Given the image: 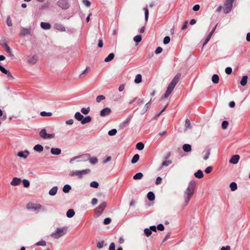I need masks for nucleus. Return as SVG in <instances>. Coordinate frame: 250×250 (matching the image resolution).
Masks as SVG:
<instances>
[{"mask_svg": "<svg viewBox=\"0 0 250 250\" xmlns=\"http://www.w3.org/2000/svg\"><path fill=\"white\" fill-rule=\"evenodd\" d=\"M171 163H172V161L171 160H167V161H164L162 163V166L160 167V169H161L163 167H167V166H169L170 164H171Z\"/></svg>", "mask_w": 250, "mask_h": 250, "instance_id": "obj_46", "label": "nucleus"}, {"mask_svg": "<svg viewBox=\"0 0 250 250\" xmlns=\"http://www.w3.org/2000/svg\"><path fill=\"white\" fill-rule=\"evenodd\" d=\"M47 133H46L45 129H42L40 132V136L43 139H46V136H47Z\"/></svg>", "mask_w": 250, "mask_h": 250, "instance_id": "obj_40", "label": "nucleus"}, {"mask_svg": "<svg viewBox=\"0 0 250 250\" xmlns=\"http://www.w3.org/2000/svg\"><path fill=\"white\" fill-rule=\"evenodd\" d=\"M144 144L142 142H139L137 143L136 146V148L139 150H143L144 148Z\"/></svg>", "mask_w": 250, "mask_h": 250, "instance_id": "obj_44", "label": "nucleus"}, {"mask_svg": "<svg viewBox=\"0 0 250 250\" xmlns=\"http://www.w3.org/2000/svg\"><path fill=\"white\" fill-rule=\"evenodd\" d=\"M106 207V203L105 202H102L100 205L95 209V212L97 214L98 216L102 214V212Z\"/></svg>", "mask_w": 250, "mask_h": 250, "instance_id": "obj_7", "label": "nucleus"}, {"mask_svg": "<svg viewBox=\"0 0 250 250\" xmlns=\"http://www.w3.org/2000/svg\"><path fill=\"white\" fill-rule=\"evenodd\" d=\"M90 186L92 188H98L99 186V183L96 181H92L90 183Z\"/></svg>", "mask_w": 250, "mask_h": 250, "instance_id": "obj_54", "label": "nucleus"}, {"mask_svg": "<svg viewBox=\"0 0 250 250\" xmlns=\"http://www.w3.org/2000/svg\"><path fill=\"white\" fill-rule=\"evenodd\" d=\"M140 158V156L138 154H135L131 159V162L132 164H135L138 162Z\"/></svg>", "mask_w": 250, "mask_h": 250, "instance_id": "obj_36", "label": "nucleus"}, {"mask_svg": "<svg viewBox=\"0 0 250 250\" xmlns=\"http://www.w3.org/2000/svg\"><path fill=\"white\" fill-rule=\"evenodd\" d=\"M170 38L169 36H166L164 38L163 42L164 44H167L170 42Z\"/></svg>", "mask_w": 250, "mask_h": 250, "instance_id": "obj_58", "label": "nucleus"}, {"mask_svg": "<svg viewBox=\"0 0 250 250\" xmlns=\"http://www.w3.org/2000/svg\"><path fill=\"white\" fill-rule=\"evenodd\" d=\"M185 126L186 127V129H190L191 128V126L190 125V121L188 119H187L186 120Z\"/></svg>", "mask_w": 250, "mask_h": 250, "instance_id": "obj_45", "label": "nucleus"}, {"mask_svg": "<svg viewBox=\"0 0 250 250\" xmlns=\"http://www.w3.org/2000/svg\"><path fill=\"white\" fill-rule=\"evenodd\" d=\"M142 75L140 74H137L135 78L134 82L136 83H139L142 82Z\"/></svg>", "mask_w": 250, "mask_h": 250, "instance_id": "obj_39", "label": "nucleus"}, {"mask_svg": "<svg viewBox=\"0 0 250 250\" xmlns=\"http://www.w3.org/2000/svg\"><path fill=\"white\" fill-rule=\"evenodd\" d=\"M54 27L55 29L60 31L61 32L65 31V27L61 23H56L54 24Z\"/></svg>", "mask_w": 250, "mask_h": 250, "instance_id": "obj_15", "label": "nucleus"}, {"mask_svg": "<svg viewBox=\"0 0 250 250\" xmlns=\"http://www.w3.org/2000/svg\"><path fill=\"white\" fill-rule=\"evenodd\" d=\"M51 153L53 155H59L61 153V149L59 148H52Z\"/></svg>", "mask_w": 250, "mask_h": 250, "instance_id": "obj_21", "label": "nucleus"}, {"mask_svg": "<svg viewBox=\"0 0 250 250\" xmlns=\"http://www.w3.org/2000/svg\"><path fill=\"white\" fill-rule=\"evenodd\" d=\"M71 187L69 185L66 184L63 186V188H62V191L63 192L67 193L69 192V191L71 190Z\"/></svg>", "mask_w": 250, "mask_h": 250, "instance_id": "obj_30", "label": "nucleus"}, {"mask_svg": "<svg viewBox=\"0 0 250 250\" xmlns=\"http://www.w3.org/2000/svg\"><path fill=\"white\" fill-rule=\"evenodd\" d=\"M92 120V118L90 116H88L85 117H83V119H82L81 122V124L83 125H84L85 124L90 123Z\"/></svg>", "mask_w": 250, "mask_h": 250, "instance_id": "obj_23", "label": "nucleus"}, {"mask_svg": "<svg viewBox=\"0 0 250 250\" xmlns=\"http://www.w3.org/2000/svg\"><path fill=\"white\" fill-rule=\"evenodd\" d=\"M225 72L227 74H230L232 72V68L230 67H228L225 69Z\"/></svg>", "mask_w": 250, "mask_h": 250, "instance_id": "obj_63", "label": "nucleus"}, {"mask_svg": "<svg viewBox=\"0 0 250 250\" xmlns=\"http://www.w3.org/2000/svg\"><path fill=\"white\" fill-rule=\"evenodd\" d=\"M163 51V48L161 47H158L156 50H155V53L156 54H160Z\"/></svg>", "mask_w": 250, "mask_h": 250, "instance_id": "obj_62", "label": "nucleus"}, {"mask_svg": "<svg viewBox=\"0 0 250 250\" xmlns=\"http://www.w3.org/2000/svg\"><path fill=\"white\" fill-rule=\"evenodd\" d=\"M212 82L215 83H218L219 81V77L217 74H213L211 78Z\"/></svg>", "mask_w": 250, "mask_h": 250, "instance_id": "obj_34", "label": "nucleus"}, {"mask_svg": "<svg viewBox=\"0 0 250 250\" xmlns=\"http://www.w3.org/2000/svg\"><path fill=\"white\" fill-rule=\"evenodd\" d=\"M142 36L139 35L135 36L133 38V40L135 42L138 43V42H140L142 41Z\"/></svg>", "mask_w": 250, "mask_h": 250, "instance_id": "obj_48", "label": "nucleus"}, {"mask_svg": "<svg viewBox=\"0 0 250 250\" xmlns=\"http://www.w3.org/2000/svg\"><path fill=\"white\" fill-rule=\"evenodd\" d=\"M144 233L147 237H148L152 233L151 230L149 228H146L144 229Z\"/></svg>", "mask_w": 250, "mask_h": 250, "instance_id": "obj_49", "label": "nucleus"}, {"mask_svg": "<svg viewBox=\"0 0 250 250\" xmlns=\"http://www.w3.org/2000/svg\"><path fill=\"white\" fill-rule=\"evenodd\" d=\"M33 149L35 151H37L38 152H41L42 151H43V147L41 145L38 144L34 146Z\"/></svg>", "mask_w": 250, "mask_h": 250, "instance_id": "obj_22", "label": "nucleus"}, {"mask_svg": "<svg viewBox=\"0 0 250 250\" xmlns=\"http://www.w3.org/2000/svg\"><path fill=\"white\" fill-rule=\"evenodd\" d=\"M33 32V30L31 28H22L19 34L21 37H24L27 35H31Z\"/></svg>", "mask_w": 250, "mask_h": 250, "instance_id": "obj_9", "label": "nucleus"}, {"mask_svg": "<svg viewBox=\"0 0 250 250\" xmlns=\"http://www.w3.org/2000/svg\"><path fill=\"white\" fill-rule=\"evenodd\" d=\"M66 227L57 228L56 230L51 234V236L55 239H58L63 236L67 231Z\"/></svg>", "mask_w": 250, "mask_h": 250, "instance_id": "obj_3", "label": "nucleus"}, {"mask_svg": "<svg viewBox=\"0 0 250 250\" xmlns=\"http://www.w3.org/2000/svg\"><path fill=\"white\" fill-rule=\"evenodd\" d=\"M195 188V183L194 181H190L187 188L184 192V198L185 206H187L193 194Z\"/></svg>", "mask_w": 250, "mask_h": 250, "instance_id": "obj_1", "label": "nucleus"}, {"mask_svg": "<svg viewBox=\"0 0 250 250\" xmlns=\"http://www.w3.org/2000/svg\"><path fill=\"white\" fill-rule=\"evenodd\" d=\"M42 117L44 116H51L52 115V113L50 112H47L45 111H42L40 113Z\"/></svg>", "mask_w": 250, "mask_h": 250, "instance_id": "obj_52", "label": "nucleus"}, {"mask_svg": "<svg viewBox=\"0 0 250 250\" xmlns=\"http://www.w3.org/2000/svg\"><path fill=\"white\" fill-rule=\"evenodd\" d=\"M6 23L8 26H12V22L9 17L7 18Z\"/></svg>", "mask_w": 250, "mask_h": 250, "instance_id": "obj_61", "label": "nucleus"}, {"mask_svg": "<svg viewBox=\"0 0 250 250\" xmlns=\"http://www.w3.org/2000/svg\"><path fill=\"white\" fill-rule=\"evenodd\" d=\"M143 177V174L142 172H138L135 174L133 176V179L134 180H140Z\"/></svg>", "mask_w": 250, "mask_h": 250, "instance_id": "obj_35", "label": "nucleus"}, {"mask_svg": "<svg viewBox=\"0 0 250 250\" xmlns=\"http://www.w3.org/2000/svg\"><path fill=\"white\" fill-rule=\"evenodd\" d=\"M57 5L62 9H66L69 6L68 0H58Z\"/></svg>", "mask_w": 250, "mask_h": 250, "instance_id": "obj_8", "label": "nucleus"}, {"mask_svg": "<svg viewBox=\"0 0 250 250\" xmlns=\"http://www.w3.org/2000/svg\"><path fill=\"white\" fill-rule=\"evenodd\" d=\"M39 60V57L36 55H34L32 56H29L27 59V62L31 64H35L37 61Z\"/></svg>", "mask_w": 250, "mask_h": 250, "instance_id": "obj_11", "label": "nucleus"}, {"mask_svg": "<svg viewBox=\"0 0 250 250\" xmlns=\"http://www.w3.org/2000/svg\"><path fill=\"white\" fill-rule=\"evenodd\" d=\"M183 150L186 152H188L191 150V146L189 144H185L183 146Z\"/></svg>", "mask_w": 250, "mask_h": 250, "instance_id": "obj_28", "label": "nucleus"}, {"mask_svg": "<svg viewBox=\"0 0 250 250\" xmlns=\"http://www.w3.org/2000/svg\"><path fill=\"white\" fill-rule=\"evenodd\" d=\"M111 113V109L109 107H105L101 110L100 115L101 117H104L109 115Z\"/></svg>", "mask_w": 250, "mask_h": 250, "instance_id": "obj_10", "label": "nucleus"}, {"mask_svg": "<svg viewBox=\"0 0 250 250\" xmlns=\"http://www.w3.org/2000/svg\"><path fill=\"white\" fill-rule=\"evenodd\" d=\"M5 51L7 52V53L8 54L9 56H13V54L12 53L11 48L8 45L6 42H5Z\"/></svg>", "mask_w": 250, "mask_h": 250, "instance_id": "obj_29", "label": "nucleus"}, {"mask_svg": "<svg viewBox=\"0 0 250 250\" xmlns=\"http://www.w3.org/2000/svg\"><path fill=\"white\" fill-rule=\"evenodd\" d=\"M58 188L57 186L53 187L49 191V194L51 196H54L56 194Z\"/></svg>", "mask_w": 250, "mask_h": 250, "instance_id": "obj_25", "label": "nucleus"}, {"mask_svg": "<svg viewBox=\"0 0 250 250\" xmlns=\"http://www.w3.org/2000/svg\"><path fill=\"white\" fill-rule=\"evenodd\" d=\"M132 118V116L129 115L127 117V118L122 123H121L119 125V127L120 129H123L125 128L129 123L130 121Z\"/></svg>", "mask_w": 250, "mask_h": 250, "instance_id": "obj_12", "label": "nucleus"}, {"mask_svg": "<svg viewBox=\"0 0 250 250\" xmlns=\"http://www.w3.org/2000/svg\"><path fill=\"white\" fill-rule=\"evenodd\" d=\"M29 152L28 150H26L24 151H20L18 153L17 156L21 157L23 158L24 159H26L28 156Z\"/></svg>", "mask_w": 250, "mask_h": 250, "instance_id": "obj_16", "label": "nucleus"}, {"mask_svg": "<svg viewBox=\"0 0 250 250\" xmlns=\"http://www.w3.org/2000/svg\"><path fill=\"white\" fill-rule=\"evenodd\" d=\"M78 156H80V158L81 159L78 160L77 162H85L88 160L90 158V154L88 153H85L83 155H78Z\"/></svg>", "mask_w": 250, "mask_h": 250, "instance_id": "obj_13", "label": "nucleus"}, {"mask_svg": "<svg viewBox=\"0 0 250 250\" xmlns=\"http://www.w3.org/2000/svg\"><path fill=\"white\" fill-rule=\"evenodd\" d=\"M88 160L89 161L90 163L92 165H95L98 162V159L96 157H91L90 155V158Z\"/></svg>", "mask_w": 250, "mask_h": 250, "instance_id": "obj_41", "label": "nucleus"}, {"mask_svg": "<svg viewBox=\"0 0 250 250\" xmlns=\"http://www.w3.org/2000/svg\"><path fill=\"white\" fill-rule=\"evenodd\" d=\"M229 125V122L227 121H224L221 125V127L223 129H226L227 128Z\"/></svg>", "mask_w": 250, "mask_h": 250, "instance_id": "obj_50", "label": "nucleus"}, {"mask_svg": "<svg viewBox=\"0 0 250 250\" xmlns=\"http://www.w3.org/2000/svg\"><path fill=\"white\" fill-rule=\"evenodd\" d=\"M203 153L204 154V157H203L204 160H208V158H209V156L210 154V149H206V150H205L203 152Z\"/></svg>", "mask_w": 250, "mask_h": 250, "instance_id": "obj_27", "label": "nucleus"}, {"mask_svg": "<svg viewBox=\"0 0 250 250\" xmlns=\"http://www.w3.org/2000/svg\"><path fill=\"white\" fill-rule=\"evenodd\" d=\"M74 117L78 121L81 122L83 118V116L80 112H77L75 114Z\"/></svg>", "mask_w": 250, "mask_h": 250, "instance_id": "obj_26", "label": "nucleus"}, {"mask_svg": "<svg viewBox=\"0 0 250 250\" xmlns=\"http://www.w3.org/2000/svg\"><path fill=\"white\" fill-rule=\"evenodd\" d=\"M90 108L89 107H88L87 108H84L83 107L81 109V112L82 113H83L84 115H86L89 113L90 112Z\"/></svg>", "mask_w": 250, "mask_h": 250, "instance_id": "obj_47", "label": "nucleus"}, {"mask_svg": "<svg viewBox=\"0 0 250 250\" xmlns=\"http://www.w3.org/2000/svg\"><path fill=\"white\" fill-rule=\"evenodd\" d=\"M75 215V212L73 209H69L66 212V216L68 218H71Z\"/></svg>", "mask_w": 250, "mask_h": 250, "instance_id": "obj_37", "label": "nucleus"}, {"mask_svg": "<svg viewBox=\"0 0 250 250\" xmlns=\"http://www.w3.org/2000/svg\"><path fill=\"white\" fill-rule=\"evenodd\" d=\"M114 56L115 55H114V53H110L108 55V56L105 58L104 62H107L111 61V60H112L114 59Z\"/></svg>", "mask_w": 250, "mask_h": 250, "instance_id": "obj_31", "label": "nucleus"}, {"mask_svg": "<svg viewBox=\"0 0 250 250\" xmlns=\"http://www.w3.org/2000/svg\"><path fill=\"white\" fill-rule=\"evenodd\" d=\"M194 176L197 178H201L203 177V173L202 170H198L196 172L194 173Z\"/></svg>", "mask_w": 250, "mask_h": 250, "instance_id": "obj_38", "label": "nucleus"}, {"mask_svg": "<svg viewBox=\"0 0 250 250\" xmlns=\"http://www.w3.org/2000/svg\"><path fill=\"white\" fill-rule=\"evenodd\" d=\"M240 156L238 155H234L231 157L229 162L232 164H236L238 162Z\"/></svg>", "mask_w": 250, "mask_h": 250, "instance_id": "obj_17", "label": "nucleus"}, {"mask_svg": "<svg viewBox=\"0 0 250 250\" xmlns=\"http://www.w3.org/2000/svg\"><path fill=\"white\" fill-rule=\"evenodd\" d=\"M0 71L3 73L7 75V76L11 78V79H14V77L12 75L11 73L1 65H0Z\"/></svg>", "mask_w": 250, "mask_h": 250, "instance_id": "obj_19", "label": "nucleus"}, {"mask_svg": "<svg viewBox=\"0 0 250 250\" xmlns=\"http://www.w3.org/2000/svg\"><path fill=\"white\" fill-rule=\"evenodd\" d=\"M248 80L247 76H244L242 77L241 80L240 81V84L242 86H245L247 84Z\"/></svg>", "mask_w": 250, "mask_h": 250, "instance_id": "obj_32", "label": "nucleus"}, {"mask_svg": "<svg viewBox=\"0 0 250 250\" xmlns=\"http://www.w3.org/2000/svg\"><path fill=\"white\" fill-rule=\"evenodd\" d=\"M22 183H23L24 187H25V188H28L30 186L29 181L26 179L23 180Z\"/></svg>", "mask_w": 250, "mask_h": 250, "instance_id": "obj_56", "label": "nucleus"}, {"mask_svg": "<svg viewBox=\"0 0 250 250\" xmlns=\"http://www.w3.org/2000/svg\"><path fill=\"white\" fill-rule=\"evenodd\" d=\"M188 22L187 21H185L184 23V24L183 25V26L181 27V30H185L186 29H187V28L188 27Z\"/></svg>", "mask_w": 250, "mask_h": 250, "instance_id": "obj_60", "label": "nucleus"}, {"mask_svg": "<svg viewBox=\"0 0 250 250\" xmlns=\"http://www.w3.org/2000/svg\"><path fill=\"white\" fill-rule=\"evenodd\" d=\"M109 250H115V246L114 243L112 242L110 244Z\"/></svg>", "mask_w": 250, "mask_h": 250, "instance_id": "obj_64", "label": "nucleus"}, {"mask_svg": "<svg viewBox=\"0 0 250 250\" xmlns=\"http://www.w3.org/2000/svg\"><path fill=\"white\" fill-rule=\"evenodd\" d=\"M147 197L149 201H152L155 199V195L153 192L149 191L147 194Z\"/></svg>", "mask_w": 250, "mask_h": 250, "instance_id": "obj_33", "label": "nucleus"}, {"mask_svg": "<svg viewBox=\"0 0 250 250\" xmlns=\"http://www.w3.org/2000/svg\"><path fill=\"white\" fill-rule=\"evenodd\" d=\"M151 101H152V99H151L150 100V101L145 104V106L144 107V108L142 111V114H144L147 111V110H148V108L149 107V106L151 104Z\"/></svg>", "mask_w": 250, "mask_h": 250, "instance_id": "obj_24", "label": "nucleus"}, {"mask_svg": "<svg viewBox=\"0 0 250 250\" xmlns=\"http://www.w3.org/2000/svg\"><path fill=\"white\" fill-rule=\"evenodd\" d=\"M21 179L19 178L14 177L13 178L10 184L12 186H16L19 185L21 183Z\"/></svg>", "mask_w": 250, "mask_h": 250, "instance_id": "obj_18", "label": "nucleus"}, {"mask_svg": "<svg viewBox=\"0 0 250 250\" xmlns=\"http://www.w3.org/2000/svg\"><path fill=\"white\" fill-rule=\"evenodd\" d=\"M144 10L145 11V21L146 22L147 21L148 19L149 11L147 7H145Z\"/></svg>", "mask_w": 250, "mask_h": 250, "instance_id": "obj_43", "label": "nucleus"}, {"mask_svg": "<svg viewBox=\"0 0 250 250\" xmlns=\"http://www.w3.org/2000/svg\"><path fill=\"white\" fill-rule=\"evenodd\" d=\"M105 99V97L104 95H99L96 98V101L97 103H100L101 101L104 100Z\"/></svg>", "mask_w": 250, "mask_h": 250, "instance_id": "obj_55", "label": "nucleus"}, {"mask_svg": "<svg viewBox=\"0 0 250 250\" xmlns=\"http://www.w3.org/2000/svg\"><path fill=\"white\" fill-rule=\"evenodd\" d=\"M229 187L231 191H234L237 188V186L236 183L233 182L229 185Z\"/></svg>", "mask_w": 250, "mask_h": 250, "instance_id": "obj_42", "label": "nucleus"}, {"mask_svg": "<svg viewBox=\"0 0 250 250\" xmlns=\"http://www.w3.org/2000/svg\"><path fill=\"white\" fill-rule=\"evenodd\" d=\"M234 0H226L224 3V12L225 14L229 13L232 9Z\"/></svg>", "mask_w": 250, "mask_h": 250, "instance_id": "obj_6", "label": "nucleus"}, {"mask_svg": "<svg viewBox=\"0 0 250 250\" xmlns=\"http://www.w3.org/2000/svg\"><path fill=\"white\" fill-rule=\"evenodd\" d=\"M40 25L41 28L44 30H49L51 27V24L48 22H42Z\"/></svg>", "mask_w": 250, "mask_h": 250, "instance_id": "obj_20", "label": "nucleus"}, {"mask_svg": "<svg viewBox=\"0 0 250 250\" xmlns=\"http://www.w3.org/2000/svg\"><path fill=\"white\" fill-rule=\"evenodd\" d=\"M111 222V219L110 218L107 217L104 219V225H108V224H109Z\"/></svg>", "mask_w": 250, "mask_h": 250, "instance_id": "obj_59", "label": "nucleus"}, {"mask_svg": "<svg viewBox=\"0 0 250 250\" xmlns=\"http://www.w3.org/2000/svg\"><path fill=\"white\" fill-rule=\"evenodd\" d=\"M181 77V74L178 73L172 79L171 83L168 84L166 93L164 95V98H167L172 92L175 85L179 82Z\"/></svg>", "mask_w": 250, "mask_h": 250, "instance_id": "obj_2", "label": "nucleus"}, {"mask_svg": "<svg viewBox=\"0 0 250 250\" xmlns=\"http://www.w3.org/2000/svg\"><path fill=\"white\" fill-rule=\"evenodd\" d=\"M117 133V130L116 129H112L109 130L108 132V134L109 136H114Z\"/></svg>", "mask_w": 250, "mask_h": 250, "instance_id": "obj_57", "label": "nucleus"}, {"mask_svg": "<svg viewBox=\"0 0 250 250\" xmlns=\"http://www.w3.org/2000/svg\"><path fill=\"white\" fill-rule=\"evenodd\" d=\"M27 208L29 209L35 211H39L40 210L45 211V208L41 205L33 203H29L27 205Z\"/></svg>", "mask_w": 250, "mask_h": 250, "instance_id": "obj_4", "label": "nucleus"}, {"mask_svg": "<svg viewBox=\"0 0 250 250\" xmlns=\"http://www.w3.org/2000/svg\"><path fill=\"white\" fill-rule=\"evenodd\" d=\"M217 25V24L215 25V26L212 29L211 32L209 33V34L206 38V40H205V41L203 43V46H204L208 42V41L210 39L213 33H214V32L215 30Z\"/></svg>", "mask_w": 250, "mask_h": 250, "instance_id": "obj_14", "label": "nucleus"}, {"mask_svg": "<svg viewBox=\"0 0 250 250\" xmlns=\"http://www.w3.org/2000/svg\"><path fill=\"white\" fill-rule=\"evenodd\" d=\"M46 243L44 240H41L36 243L35 245L37 246H45Z\"/></svg>", "mask_w": 250, "mask_h": 250, "instance_id": "obj_53", "label": "nucleus"}, {"mask_svg": "<svg viewBox=\"0 0 250 250\" xmlns=\"http://www.w3.org/2000/svg\"><path fill=\"white\" fill-rule=\"evenodd\" d=\"M89 169H84L82 170L72 171L69 173V175L71 177L78 176L79 178H82L83 175L90 173Z\"/></svg>", "mask_w": 250, "mask_h": 250, "instance_id": "obj_5", "label": "nucleus"}, {"mask_svg": "<svg viewBox=\"0 0 250 250\" xmlns=\"http://www.w3.org/2000/svg\"><path fill=\"white\" fill-rule=\"evenodd\" d=\"M105 245L106 244H104V242L103 241L98 242L97 243V247L98 249H102Z\"/></svg>", "mask_w": 250, "mask_h": 250, "instance_id": "obj_51", "label": "nucleus"}]
</instances>
